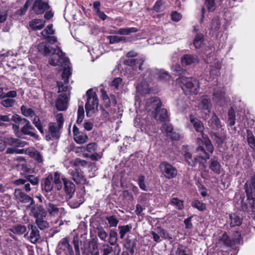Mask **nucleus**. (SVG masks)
I'll return each instance as SVG.
<instances>
[{
    "label": "nucleus",
    "instance_id": "nucleus-17",
    "mask_svg": "<svg viewBox=\"0 0 255 255\" xmlns=\"http://www.w3.org/2000/svg\"><path fill=\"white\" fill-rule=\"evenodd\" d=\"M62 180L64 184L65 192L69 199L72 198L75 190V186L71 181L65 177H62Z\"/></svg>",
    "mask_w": 255,
    "mask_h": 255
},
{
    "label": "nucleus",
    "instance_id": "nucleus-20",
    "mask_svg": "<svg viewBox=\"0 0 255 255\" xmlns=\"http://www.w3.org/2000/svg\"><path fill=\"white\" fill-rule=\"evenodd\" d=\"M181 64L183 66H193L198 63L197 57L191 54H185L181 58Z\"/></svg>",
    "mask_w": 255,
    "mask_h": 255
},
{
    "label": "nucleus",
    "instance_id": "nucleus-14",
    "mask_svg": "<svg viewBox=\"0 0 255 255\" xmlns=\"http://www.w3.org/2000/svg\"><path fill=\"white\" fill-rule=\"evenodd\" d=\"M28 229L29 232L26 234L28 239L31 243L36 244L40 239L39 231L37 227L32 224L28 225Z\"/></svg>",
    "mask_w": 255,
    "mask_h": 255
},
{
    "label": "nucleus",
    "instance_id": "nucleus-32",
    "mask_svg": "<svg viewBox=\"0 0 255 255\" xmlns=\"http://www.w3.org/2000/svg\"><path fill=\"white\" fill-rule=\"evenodd\" d=\"M45 25V21L40 19H33L29 22L30 27L34 31L42 29Z\"/></svg>",
    "mask_w": 255,
    "mask_h": 255
},
{
    "label": "nucleus",
    "instance_id": "nucleus-54",
    "mask_svg": "<svg viewBox=\"0 0 255 255\" xmlns=\"http://www.w3.org/2000/svg\"><path fill=\"white\" fill-rule=\"evenodd\" d=\"M32 1L33 0H27L23 7L18 9L16 11V14L19 16H22L24 15L27 11L28 7L31 4Z\"/></svg>",
    "mask_w": 255,
    "mask_h": 255
},
{
    "label": "nucleus",
    "instance_id": "nucleus-23",
    "mask_svg": "<svg viewBox=\"0 0 255 255\" xmlns=\"http://www.w3.org/2000/svg\"><path fill=\"white\" fill-rule=\"evenodd\" d=\"M31 214L36 219H38L45 218L47 212L42 205H37L32 207Z\"/></svg>",
    "mask_w": 255,
    "mask_h": 255
},
{
    "label": "nucleus",
    "instance_id": "nucleus-55",
    "mask_svg": "<svg viewBox=\"0 0 255 255\" xmlns=\"http://www.w3.org/2000/svg\"><path fill=\"white\" fill-rule=\"evenodd\" d=\"M175 255H192L187 249L182 245H180L176 249Z\"/></svg>",
    "mask_w": 255,
    "mask_h": 255
},
{
    "label": "nucleus",
    "instance_id": "nucleus-44",
    "mask_svg": "<svg viewBox=\"0 0 255 255\" xmlns=\"http://www.w3.org/2000/svg\"><path fill=\"white\" fill-rule=\"evenodd\" d=\"M119 229L120 230V238L121 239H123L125 237V235L131 231L132 229V226L130 224L124 226H119Z\"/></svg>",
    "mask_w": 255,
    "mask_h": 255
},
{
    "label": "nucleus",
    "instance_id": "nucleus-46",
    "mask_svg": "<svg viewBox=\"0 0 255 255\" xmlns=\"http://www.w3.org/2000/svg\"><path fill=\"white\" fill-rule=\"evenodd\" d=\"M196 151L199 152V155L196 156V157H199V160L200 161V159L203 160H207L209 159L210 155L209 154L205 151L203 147L201 146H199L197 149Z\"/></svg>",
    "mask_w": 255,
    "mask_h": 255
},
{
    "label": "nucleus",
    "instance_id": "nucleus-9",
    "mask_svg": "<svg viewBox=\"0 0 255 255\" xmlns=\"http://www.w3.org/2000/svg\"><path fill=\"white\" fill-rule=\"evenodd\" d=\"M47 213H48L50 216L57 217L62 218L64 216L66 213L65 209L63 207H58L57 205L49 202L46 205Z\"/></svg>",
    "mask_w": 255,
    "mask_h": 255
},
{
    "label": "nucleus",
    "instance_id": "nucleus-35",
    "mask_svg": "<svg viewBox=\"0 0 255 255\" xmlns=\"http://www.w3.org/2000/svg\"><path fill=\"white\" fill-rule=\"evenodd\" d=\"M148 81L146 80L143 81L137 87V91L140 94L145 95L149 93L151 88L148 83Z\"/></svg>",
    "mask_w": 255,
    "mask_h": 255
},
{
    "label": "nucleus",
    "instance_id": "nucleus-26",
    "mask_svg": "<svg viewBox=\"0 0 255 255\" xmlns=\"http://www.w3.org/2000/svg\"><path fill=\"white\" fill-rule=\"evenodd\" d=\"M14 195L17 200L23 203H28L31 200V197L19 188L15 189Z\"/></svg>",
    "mask_w": 255,
    "mask_h": 255
},
{
    "label": "nucleus",
    "instance_id": "nucleus-45",
    "mask_svg": "<svg viewBox=\"0 0 255 255\" xmlns=\"http://www.w3.org/2000/svg\"><path fill=\"white\" fill-rule=\"evenodd\" d=\"M9 230L14 234L21 235L26 231V227L24 225H17L12 227Z\"/></svg>",
    "mask_w": 255,
    "mask_h": 255
},
{
    "label": "nucleus",
    "instance_id": "nucleus-33",
    "mask_svg": "<svg viewBox=\"0 0 255 255\" xmlns=\"http://www.w3.org/2000/svg\"><path fill=\"white\" fill-rule=\"evenodd\" d=\"M28 155L34 158L37 162L42 163L43 161V157L41 153L35 148L30 147L28 148Z\"/></svg>",
    "mask_w": 255,
    "mask_h": 255
},
{
    "label": "nucleus",
    "instance_id": "nucleus-11",
    "mask_svg": "<svg viewBox=\"0 0 255 255\" xmlns=\"http://www.w3.org/2000/svg\"><path fill=\"white\" fill-rule=\"evenodd\" d=\"M71 75V72L69 67L64 68L62 74V81H58V93L66 91L68 89L67 84L69 82V78Z\"/></svg>",
    "mask_w": 255,
    "mask_h": 255
},
{
    "label": "nucleus",
    "instance_id": "nucleus-6",
    "mask_svg": "<svg viewBox=\"0 0 255 255\" xmlns=\"http://www.w3.org/2000/svg\"><path fill=\"white\" fill-rule=\"evenodd\" d=\"M87 100L85 105L86 115L91 117L98 110V99L95 92L92 89L87 91Z\"/></svg>",
    "mask_w": 255,
    "mask_h": 255
},
{
    "label": "nucleus",
    "instance_id": "nucleus-7",
    "mask_svg": "<svg viewBox=\"0 0 255 255\" xmlns=\"http://www.w3.org/2000/svg\"><path fill=\"white\" fill-rule=\"evenodd\" d=\"M13 184L19 186L23 185V189L28 193L31 191L30 184L33 186H36L39 184V179L33 175H27L23 178H19L13 181Z\"/></svg>",
    "mask_w": 255,
    "mask_h": 255
},
{
    "label": "nucleus",
    "instance_id": "nucleus-56",
    "mask_svg": "<svg viewBox=\"0 0 255 255\" xmlns=\"http://www.w3.org/2000/svg\"><path fill=\"white\" fill-rule=\"evenodd\" d=\"M209 122L214 128H218L222 127L220 120L215 114L213 115Z\"/></svg>",
    "mask_w": 255,
    "mask_h": 255
},
{
    "label": "nucleus",
    "instance_id": "nucleus-61",
    "mask_svg": "<svg viewBox=\"0 0 255 255\" xmlns=\"http://www.w3.org/2000/svg\"><path fill=\"white\" fill-rule=\"evenodd\" d=\"M202 137L205 143L206 147L207 150L209 152L212 153L214 151V147L211 144V141L208 139L207 135L205 134H202Z\"/></svg>",
    "mask_w": 255,
    "mask_h": 255
},
{
    "label": "nucleus",
    "instance_id": "nucleus-57",
    "mask_svg": "<svg viewBox=\"0 0 255 255\" xmlns=\"http://www.w3.org/2000/svg\"><path fill=\"white\" fill-rule=\"evenodd\" d=\"M117 236V232L115 230H111L110 231L109 243L111 245L114 246L116 245L118 240Z\"/></svg>",
    "mask_w": 255,
    "mask_h": 255
},
{
    "label": "nucleus",
    "instance_id": "nucleus-53",
    "mask_svg": "<svg viewBox=\"0 0 255 255\" xmlns=\"http://www.w3.org/2000/svg\"><path fill=\"white\" fill-rule=\"evenodd\" d=\"M20 110L23 115L25 117H32L35 116V112L31 108H27L24 105L20 107Z\"/></svg>",
    "mask_w": 255,
    "mask_h": 255
},
{
    "label": "nucleus",
    "instance_id": "nucleus-5",
    "mask_svg": "<svg viewBox=\"0 0 255 255\" xmlns=\"http://www.w3.org/2000/svg\"><path fill=\"white\" fill-rule=\"evenodd\" d=\"M11 120L16 124L23 125L21 130L24 134L28 135L33 137L36 140L38 139V135L33 132V130L35 129L30 124V123L28 120L25 118H22L18 115H13L11 118Z\"/></svg>",
    "mask_w": 255,
    "mask_h": 255
},
{
    "label": "nucleus",
    "instance_id": "nucleus-8",
    "mask_svg": "<svg viewBox=\"0 0 255 255\" xmlns=\"http://www.w3.org/2000/svg\"><path fill=\"white\" fill-rule=\"evenodd\" d=\"M159 169L163 175L167 179L173 178L177 174V170L176 168L166 161L162 162L160 164Z\"/></svg>",
    "mask_w": 255,
    "mask_h": 255
},
{
    "label": "nucleus",
    "instance_id": "nucleus-62",
    "mask_svg": "<svg viewBox=\"0 0 255 255\" xmlns=\"http://www.w3.org/2000/svg\"><path fill=\"white\" fill-rule=\"evenodd\" d=\"M235 114L233 109L231 108L228 112V123L230 126H233L235 123Z\"/></svg>",
    "mask_w": 255,
    "mask_h": 255
},
{
    "label": "nucleus",
    "instance_id": "nucleus-52",
    "mask_svg": "<svg viewBox=\"0 0 255 255\" xmlns=\"http://www.w3.org/2000/svg\"><path fill=\"white\" fill-rule=\"evenodd\" d=\"M203 36L202 34L197 33L194 40L193 44L196 48H200L203 43Z\"/></svg>",
    "mask_w": 255,
    "mask_h": 255
},
{
    "label": "nucleus",
    "instance_id": "nucleus-58",
    "mask_svg": "<svg viewBox=\"0 0 255 255\" xmlns=\"http://www.w3.org/2000/svg\"><path fill=\"white\" fill-rule=\"evenodd\" d=\"M35 223L38 228L41 230H43L47 228L49 226L48 222L44 220V218L36 219Z\"/></svg>",
    "mask_w": 255,
    "mask_h": 255
},
{
    "label": "nucleus",
    "instance_id": "nucleus-60",
    "mask_svg": "<svg viewBox=\"0 0 255 255\" xmlns=\"http://www.w3.org/2000/svg\"><path fill=\"white\" fill-rule=\"evenodd\" d=\"M77 117L76 123L78 124H80L82 122L84 118V109L83 106H79L77 111Z\"/></svg>",
    "mask_w": 255,
    "mask_h": 255
},
{
    "label": "nucleus",
    "instance_id": "nucleus-47",
    "mask_svg": "<svg viewBox=\"0 0 255 255\" xmlns=\"http://www.w3.org/2000/svg\"><path fill=\"white\" fill-rule=\"evenodd\" d=\"M54 32L55 30L53 29V24H50L41 32V34L44 38H46V37L54 34Z\"/></svg>",
    "mask_w": 255,
    "mask_h": 255
},
{
    "label": "nucleus",
    "instance_id": "nucleus-10",
    "mask_svg": "<svg viewBox=\"0 0 255 255\" xmlns=\"http://www.w3.org/2000/svg\"><path fill=\"white\" fill-rule=\"evenodd\" d=\"M161 106L160 100L157 97H151L147 100L145 104V109L150 115H152Z\"/></svg>",
    "mask_w": 255,
    "mask_h": 255
},
{
    "label": "nucleus",
    "instance_id": "nucleus-16",
    "mask_svg": "<svg viewBox=\"0 0 255 255\" xmlns=\"http://www.w3.org/2000/svg\"><path fill=\"white\" fill-rule=\"evenodd\" d=\"M57 252L59 254H71L73 253L72 247L66 238L61 240L57 247Z\"/></svg>",
    "mask_w": 255,
    "mask_h": 255
},
{
    "label": "nucleus",
    "instance_id": "nucleus-38",
    "mask_svg": "<svg viewBox=\"0 0 255 255\" xmlns=\"http://www.w3.org/2000/svg\"><path fill=\"white\" fill-rule=\"evenodd\" d=\"M230 226L235 227L240 226L242 222V218L236 214H231L229 215Z\"/></svg>",
    "mask_w": 255,
    "mask_h": 255
},
{
    "label": "nucleus",
    "instance_id": "nucleus-30",
    "mask_svg": "<svg viewBox=\"0 0 255 255\" xmlns=\"http://www.w3.org/2000/svg\"><path fill=\"white\" fill-rule=\"evenodd\" d=\"M190 121L194 127L196 131L201 133V134L202 136V134H204L203 131L204 129V127L202 123L199 120L195 118L192 115L190 116Z\"/></svg>",
    "mask_w": 255,
    "mask_h": 255
},
{
    "label": "nucleus",
    "instance_id": "nucleus-28",
    "mask_svg": "<svg viewBox=\"0 0 255 255\" xmlns=\"http://www.w3.org/2000/svg\"><path fill=\"white\" fill-rule=\"evenodd\" d=\"M67 97L65 94L59 95L56 102V107L58 111H64L67 109Z\"/></svg>",
    "mask_w": 255,
    "mask_h": 255
},
{
    "label": "nucleus",
    "instance_id": "nucleus-24",
    "mask_svg": "<svg viewBox=\"0 0 255 255\" xmlns=\"http://www.w3.org/2000/svg\"><path fill=\"white\" fill-rule=\"evenodd\" d=\"M137 244V240L136 238H130L129 236L128 235L125 239L124 246L129 251L131 255H133Z\"/></svg>",
    "mask_w": 255,
    "mask_h": 255
},
{
    "label": "nucleus",
    "instance_id": "nucleus-18",
    "mask_svg": "<svg viewBox=\"0 0 255 255\" xmlns=\"http://www.w3.org/2000/svg\"><path fill=\"white\" fill-rule=\"evenodd\" d=\"M161 130L163 132L166 134V136L171 138L172 140H178L179 134L175 132L172 126L168 123H164L162 125Z\"/></svg>",
    "mask_w": 255,
    "mask_h": 255
},
{
    "label": "nucleus",
    "instance_id": "nucleus-29",
    "mask_svg": "<svg viewBox=\"0 0 255 255\" xmlns=\"http://www.w3.org/2000/svg\"><path fill=\"white\" fill-rule=\"evenodd\" d=\"M209 166L210 169L214 173L216 174H220L221 165L216 157H214L211 159L209 161Z\"/></svg>",
    "mask_w": 255,
    "mask_h": 255
},
{
    "label": "nucleus",
    "instance_id": "nucleus-40",
    "mask_svg": "<svg viewBox=\"0 0 255 255\" xmlns=\"http://www.w3.org/2000/svg\"><path fill=\"white\" fill-rule=\"evenodd\" d=\"M84 253L86 255H99L98 246L94 243L89 245L87 250L84 251Z\"/></svg>",
    "mask_w": 255,
    "mask_h": 255
},
{
    "label": "nucleus",
    "instance_id": "nucleus-2",
    "mask_svg": "<svg viewBox=\"0 0 255 255\" xmlns=\"http://www.w3.org/2000/svg\"><path fill=\"white\" fill-rule=\"evenodd\" d=\"M138 31L136 27H123L117 30L111 29L109 33L111 35L107 37L109 43L113 44L120 42L126 43L127 38L124 35H128L131 33H135Z\"/></svg>",
    "mask_w": 255,
    "mask_h": 255
},
{
    "label": "nucleus",
    "instance_id": "nucleus-64",
    "mask_svg": "<svg viewBox=\"0 0 255 255\" xmlns=\"http://www.w3.org/2000/svg\"><path fill=\"white\" fill-rule=\"evenodd\" d=\"M106 220L109 224L110 227H115L119 223V220L115 216H108L106 217Z\"/></svg>",
    "mask_w": 255,
    "mask_h": 255
},
{
    "label": "nucleus",
    "instance_id": "nucleus-63",
    "mask_svg": "<svg viewBox=\"0 0 255 255\" xmlns=\"http://www.w3.org/2000/svg\"><path fill=\"white\" fill-rule=\"evenodd\" d=\"M97 234L99 238L104 241H106L108 237V234L103 227H99L97 230Z\"/></svg>",
    "mask_w": 255,
    "mask_h": 255
},
{
    "label": "nucleus",
    "instance_id": "nucleus-42",
    "mask_svg": "<svg viewBox=\"0 0 255 255\" xmlns=\"http://www.w3.org/2000/svg\"><path fill=\"white\" fill-rule=\"evenodd\" d=\"M97 148L98 145L97 143L95 142H91L88 144L86 146H82L79 147L78 148L80 149L81 151H88L92 153L97 150Z\"/></svg>",
    "mask_w": 255,
    "mask_h": 255
},
{
    "label": "nucleus",
    "instance_id": "nucleus-22",
    "mask_svg": "<svg viewBox=\"0 0 255 255\" xmlns=\"http://www.w3.org/2000/svg\"><path fill=\"white\" fill-rule=\"evenodd\" d=\"M42 191L47 193L51 192L53 188V175L50 174L41 182Z\"/></svg>",
    "mask_w": 255,
    "mask_h": 255
},
{
    "label": "nucleus",
    "instance_id": "nucleus-49",
    "mask_svg": "<svg viewBox=\"0 0 255 255\" xmlns=\"http://www.w3.org/2000/svg\"><path fill=\"white\" fill-rule=\"evenodd\" d=\"M247 140L249 146L252 149H255V137L252 131L248 129L247 130Z\"/></svg>",
    "mask_w": 255,
    "mask_h": 255
},
{
    "label": "nucleus",
    "instance_id": "nucleus-37",
    "mask_svg": "<svg viewBox=\"0 0 255 255\" xmlns=\"http://www.w3.org/2000/svg\"><path fill=\"white\" fill-rule=\"evenodd\" d=\"M60 173L58 172H55L53 175V183L55 186V188L58 191L60 190L62 188V182L61 181Z\"/></svg>",
    "mask_w": 255,
    "mask_h": 255
},
{
    "label": "nucleus",
    "instance_id": "nucleus-48",
    "mask_svg": "<svg viewBox=\"0 0 255 255\" xmlns=\"http://www.w3.org/2000/svg\"><path fill=\"white\" fill-rule=\"evenodd\" d=\"M170 204L179 210H181L184 208L183 201L177 198H172L170 200Z\"/></svg>",
    "mask_w": 255,
    "mask_h": 255
},
{
    "label": "nucleus",
    "instance_id": "nucleus-50",
    "mask_svg": "<svg viewBox=\"0 0 255 255\" xmlns=\"http://www.w3.org/2000/svg\"><path fill=\"white\" fill-rule=\"evenodd\" d=\"M246 192L247 196V200L251 201L250 204L251 205V211H255V198H254L252 193L250 192V190L246 188Z\"/></svg>",
    "mask_w": 255,
    "mask_h": 255
},
{
    "label": "nucleus",
    "instance_id": "nucleus-3",
    "mask_svg": "<svg viewBox=\"0 0 255 255\" xmlns=\"http://www.w3.org/2000/svg\"><path fill=\"white\" fill-rule=\"evenodd\" d=\"M176 82L186 95L196 94L199 91V83L196 78L181 75L176 79Z\"/></svg>",
    "mask_w": 255,
    "mask_h": 255
},
{
    "label": "nucleus",
    "instance_id": "nucleus-13",
    "mask_svg": "<svg viewBox=\"0 0 255 255\" xmlns=\"http://www.w3.org/2000/svg\"><path fill=\"white\" fill-rule=\"evenodd\" d=\"M198 108L201 110L202 112L205 113L206 116L210 113L211 108V103L210 98L207 96L204 95L201 97L199 100Z\"/></svg>",
    "mask_w": 255,
    "mask_h": 255
},
{
    "label": "nucleus",
    "instance_id": "nucleus-43",
    "mask_svg": "<svg viewBox=\"0 0 255 255\" xmlns=\"http://www.w3.org/2000/svg\"><path fill=\"white\" fill-rule=\"evenodd\" d=\"M143 62L144 61L142 59H132L127 61V64L130 66L134 67L138 65L140 70H142V65Z\"/></svg>",
    "mask_w": 255,
    "mask_h": 255
},
{
    "label": "nucleus",
    "instance_id": "nucleus-25",
    "mask_svg": "<svg viewBox=\"0 0 255 255\" xmlns=\"http://www.w3.org/2000/svg\"><path fill=\"white\" fill-rule=\"evenodd\" d=\"M4 142L8 145L12 146L14 147H23L27 144V142L24 141H21L18 138L13 137H6L4 139Z\"/></svg>",
    "mask_w": 255,
    "mask_h": 255
},
{
    "label": "nucleus",
    "instance_id": "nucleus-21",
    "mask_svg": "<svg viewBox=\"0 0 255 255\" xmlns=\"http://www.w3.org/2000/svg\"><path fill=\"white\" fill-rule=\"evenodd\" d=\"M213 99L215 102L222 106L226 102L224 90L220 87L215 89Z\"/></svg>",
    "mask_w": 255,
    "mask_h": 255
},
{
    "label": "nucleus",
    "instance_id": "nucleus-39",
    "mask_svg": "<svg viewBox=\"0 0 255 255\" xmlns=\"http://www.w3.org/2000/svg\"><path fill=\"white\" fill-rule=\"evenodd\" d=\"M221 65V64L220 61H216L213 64L210 66V75L213 76V78H214L215 76L218 75Z\"/></svg>",
    "mask_w": 255,
    "mask_h": 255
},
{
    "label": "nucleus",
    "instance_id": "nucleus-1",
    "mask_svg": "<svg viewBox=\"0 0 255 255\" xmlns=\"http://www.w3.org/2000/svg\"><path fill=\"white\" fill-rule=\"evenodd\" d=\"M38 49L39 52L44 56L53 55V56L49 60L50 65L53 66L68 65L69 59L65 57L64 53L58 47L54 48L49 42L43 41L38 45Z\"/></svg>",
    "mask_w": 255,
    "mask_h": 255
},
{
    "label": "nucleus",
    "instance_id": "nucleus-59",
    "mask_svg": "<svg viewBox=\"0 0 255 255\" xmlns=\"http://www.w3.org/2000/svg\"><path fill=\"white\" fill-rule=\"evenodd\" d=\"M192 206L200 211H203L206 208V204L198 200H195L192 202Z\"/></svg>",
    "mask_w": 255,
    "mask_h": 255
},
{
    "label": "nucleus",
    "instance_id": "nucleus-19",
    "mask_svg": "<svg viewBox=\"0 0 255 255\" xmlns=\"http://www.w3.org/2000/svg\"><path fill=\"white\" fill-rule=\"evenodd\" d=\"M49 8L48 3L41 0H36L32 6V9L36 14L43 13Z\"/></svg>",
    "mask_w": 255,
    "mask_h": 255
},
{
    "label": "nucleus",
    "instance_id": "nucleus-31",
    "mask_svg": "<svg viewBox=\"0 0 255 255\" xmlns=\"http://www.w3.org/2000/svg\"><path fill=\"white\" fill-rule=\"evenodd\" d=\"M152 116L154 119L160 122H164L168 120L167 111L165 109L159 108L157 112H155Z\"/></svg>",
    "mask_w": 255,
    "mask_h": 255
},
{
    "label": "nucleus",
    "instance_id": "nucleus-34",
    "mask_svg": "<svg viewBox=\"0 0 255 255\" xmlns=\"http://www.w3.org/2000/svg\"><path fill=\"white\" fill-rule=\"evenodd\" d=\"M158 73L159 69L155 68L148 69L145 74V80L150 82L154 79H158L157 75Z\"/></svg>",
    "mask_w": 255,
    "mask_h": 255
},
{
    "label": "nucleus",
    "instance_id": "nucleus-15",
    "mask_svg": "<svg viewBox=\"0 0 255 255\" xmlns=\"http://www.w3.org/2000/svg\"><path fill=\"white\" fill-rule=\"evenodd\" d=\"M69 172L72 179L77 184H83L86 183V179L83 174V172L80 169L70 170Z\"/></svg>",
    "mask_w": 255,
    "mask_h": 255
},
{
    "label": "nucleus",
    "instance_id": "nucleus-51",
    "mask_svg": "<svg viewBox=\"0 0 255 255\" xmlns=\"http://www.w3.org/2000/svg\"><path fill=\"white\" fill-rule=\"evenodd\" d=\"M75 141L79 144H83L86 142L88 140V136L87 134L81 132L74 137Z\"/></svg>",
    "mask_w": 255,
    "mask_h": 255
},
{
    "label": "nucleus",
    "instance_id": "nucleus-41",
    "mask_svg": "<svg viewBox=\"0 0 255 255\" xmlns=\"http://www.w3.org/2000/svg\"><path fill=\"white\" fill-rule=\"evenodd\" d=\"M220 241L223 242L227 246H232L236 243L239 242L238 239H234L231 240L228 235L226 233L223 234L220 237Z\"/></svg>",
    "mask_w": 255,
    "mask_h": 255
},
{
    "label": "nucleus",
    "instance_id": "nucleus-12",
    "mask_svg": "<svg viewBox=\"0 0 255 255\" xmlns=\"http://www.w3.org/2000/svg\"><path fill=\"white\" fill-rule=\"evenodd\" d=\"M150 233L152 236L154 241L157 243H159L161 241V238L168 240H171L172 239V237L169 236V234L160 227L155 228Z\"/></svg>",
    "mask_w": 255,
    "mask_h": 255
},
{
    "label": "nucleus",
    "instance_id": "nucleus-4",
    "mask_svg": "<svg viewBox=\"0 0 255 255\" xmlns=\"http://www.w3.org/2000/svg\"><path fill=\"white\" fill-rule=\"evenodd\" d=\"M64 121L62 114L60 113L56 116V123H50L48 124V130L45 135L46 140L50 141L59 138L60 130L63 127Z\"/></svg>",
    "mask_w": 255,
    "mask_h": 255
},
{
    "label": "nucleus",
    "instance_id": "nucleus-36",
    "mask_svg": "<svg viewBox=\"0 0 255 255\" xmlns=\"http://www.w3.org/2000/svg\"><path fill=\"white\" fill-rule=\"evenodd\" d=\"M183 157L184 160L188 164V165L192 167L195 166L198 162H201V161L199 160V157H193L192 153L187 154Z\"/></svg>",
    "mask_w": 255,
    "mask_h": 255
},
{
    "label": "nucleus",
    "instance_id": "nucleus-27",
    "mask_svg": "<svg viewBox=\"0 0 255 255\" xmlns=\"http://www.w3.org/2000/svg\"><path fill=\"white\" fill-rule=\"evenodd\" d=\"M68 204L71 208H76L80 206L84 201V198L82 194H77L76 196L71 200L68 198Z\"/></svg>",
    "mask_w": 255,
    "mask_h": 255
}]
</instances>
